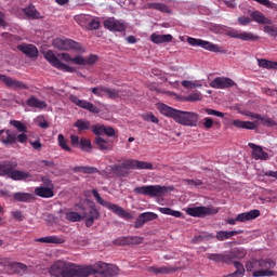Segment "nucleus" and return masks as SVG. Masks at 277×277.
<instances>
[{"instance_id": "nucleus-34", "label": "nucleus", "mask_w": 277, "mask_h": 277, "mask_svg": "<svg viewBox=\"0 0 277 277\" xmlns=\"http://www.w3.org/2000/svg\"><path fill=\"white\" fill-rule=\"evenodd\" d=\"M13 199L16 202H31V200H34V195L29 193H15L13 194Z\"/></svg>"}, {"instance_id": "nucleus-13", "label": "nucleus", "mask_w": 277, "mask_h": 277, "mask_svg": "<svg viewBox=\"0 0 277 277\" xmlns=\"http://www.w3.org/2000/svg\"><path fill=\"white\" fill-rule=\"evenodd\" d=\"M261 215L260 210H250L249 212L240 213L236 216V219H227L226 223L230 226H235L237 222H252V220H256Z\"/></svg>"}, {"instance_id": "nucleus-1", "label": "nucleus", "mask_w": 277, "mask_h": 277, "mask_svg": "<svg viewBox=\"0 0 277 277\" xmlns=\"http://www.w3.org/2000/svg\"><path fill=\"white\" fill-rule=\"evenodd\" d=\"M44 57L51 66L54 68H57V70H63V72H77V68L66 64L63 62H71L72 64H76L77 66H94L96 62H98V56L91 54L87 57L77 55L75 57L70 56V54L64 52L60 53L57 56L53 51H48L44 53Z\"/></svg>"}, {"instance_id": "nucleus-19", "label": "nucleus", "mask_w": 277, "mask_h": 277, "mask_svg": "<svg viewBox=\"0 0 277 277\" xmlns=\"http://www.w3.org/2000/svg\"><path fill=\"white\" fill-rule=\"evenodd\" d=\"M82 215H85V227L90 228L94 225V222H96V220H98V217H101V212H98V210L96 209V207L91 206L89 208V211L85 212L84 209H82Z\"/></svg>"}, {"instance_id": "nucleus-12", "label": "nucleus", "mask_w": 277, "mask_h": 277, "mask_svg": "<svg viewBox=\"0 0 277 277\" xmlns=\"http://www.w3.org/2000/svg\"><path fill=\"white\" fill-rule=\"evenodd\" d=\"M225 34L229 38H236L237 40H243L245 42H256V40H260L259 35H254L248 31L239 32V30L235 28H229Z\"/></svg>"}, {"instance_id": "nucleus-62", "label": "nucleus", "mask_w": 277, "mask_h": 277, "mask_svg": "<svg viewBox=\"0 0 277 277\" xmlns=\"http://www.w3.org/2000/svg\"><path fill=\"white\" fill-rule=\"evenodd\" d=\"M144 224H146V221H145V219H144V214L141 213V214L137 216V219H136V221H135V223H134V228H142V226H144Z\"/></svg>"}, {"instance_id": "nucleus-6", "label": "nucleus", "mask_w": 277, "mask_h": 277, "mask_svg": "<svg viewBox=\"0 0 277 277\" xmlns=\"http://www.w3.org/2000/svg\"><path fill=\"white\" fill-rule=\"evenodd\" d=\"M134 194L137 196H149V198H162L168 194V187L161 185H147L134 188Z\"/></svg>"}, {"instance_id": "nucleus-8", "label": "nucleus", "mask_w": 277, "mask_h": 277, "mask_svg": "<svg viewBox=\"0 0 277 277\" xmlns=\"http://www.w3.org/2000/svg\"><path fill=\"white\" fill-rule=\"evenodd\" d=\"M174 120L177 124H182L183 127H197L199 116L194 111L177 110Z\"/></svg>"}, {"instance_id": "nucleus-43", "label": "nucleus", "mask_w": 277, "mask_h": 277, "mask_svg": "<svg viewBox=\"0 0 277 277\" xmlns=\"http://www.w3.org/2000/svg\"><path fill=\"white\" fill-rule=\"evenodd\" d=\"M106 275L105 277H115L118 276L120 269L118 268V266L114 265V264H106Z\"/></svg>"}, {"instance_id": "nucleus-24", "label": "nucleus", "mask_w": 277, "mask_h": 277, "mask_svg": "<svg viewBox=\"0 0 277 277\" xmlns=\"http://www.w3.org/2000/svg\"><path fill=\"white\" fill-rule=\"evenodd\" d=\"M248 254L246 249L243 248H235L232 251H227V255L229 256L228 263H234L235 260H241L245 259V256Z\"/></svg>"}, {"instance_id": "nucleus-51", "label": "nucleus", "mask_w": 277, "mask_h": 277, "mask_svg": "<svg viewBox=\"0 0 277 277\" xmlns=\"http://www.w3.org/2000/svg\"><path fill=\"white\" fill-rule=\"evenodd\" d=\"M234 267L236 268V273L239 277L246 276V268L243 267V264L238 261H234Z\"/></svg>"}, {"instance_id": "nucleus-56", "label": "nucleus", "mask_w": 277, "mask_h": 277, "mask_svg": "<svg viewBox=\"0 0 277 277\" xmlns=\"http://www.w3.org/2000/svg\"><path fill=\"white\" fill-rule=\"evenodd\" d=\"M214 237L215 236H213V234H208L207 236L198 235V236H195L192 241L194 243H202V241H205V239H213Z\"/></svg>"}, {"instance_id": "nucleus-46", "label": "nucleus", "mask_w": 277, "mask_h": 277, "mask_svg": "<svg viewBox=\"0 0 277 277\" xmlns=\"http://www.w3.org/2000/svg\"><path fill=\"white\" fill-rule=\"evenodd\" d=\"M255 120H261L264 127H276L277 124L276 121H274V119L262 116V115L255 116Z\"/></svg>"}, {"instance_id": "nucleus-25", "label": "nucleus", "mask_w": 277, "mask_h": 277, "mask_svg": "<svg viewBox=\"0 0 277 277\" xmlns=\"http://www.w3.org/2000/svg\"><path fill=\"white\" fill-rule=\"evenodd\" d=\"M17 49L27 57H38V48L34 44H19Z\"/></svg>"}, {"instance_id": "nucleus-18", "label": "nucleus", "mask_w": 277, "mask_h": 277, "mask_svg": "<svg viewBox=\"0 0 277 277\" xmlns=\"http://www.w3.org/2000/svg\"><path fill=\"white\" fill-rule=\"evenodd\" d=\"M187 215L192 217H207V215H213L215 212L212 208L207 207H193L186 209Z\"/></svg>"}, {"instance_id": "nucleus-4", "label": "nucleus", "mask_w": 277, "mask_h": 277, "mask_svg": "<svg viewBox=\"0 0 277 277\" xmlns=\"http://www.w3.org/2000/svg\"><path fill=\"white\" fill-rule=\"evenodd\" d=\"M18 166L16 162H0V176H8L13 181H31V175L27 171L14 170Z\"/></svg>"}, {"instance_id": "nucleus-15", "label": "nucleus", "mask_w": 277, "mask_h": 277, "mask_svg": "<svg viewBox=\"0 0 277 277\" xmlns=\"http://www.w3.org/2000/svg\"><path fill=\"white\" fill-rule=\"evenodd\" d=\"M107 269V263L105 262H97L94 265L91 266H84V277H88L92 274L95 275V277H105Z\"/></svg>"}, {"instance_id": "nucleus-49", "label": "nucleus", "mask_w": 277, "mask_h": 277, "mask_svg": "<svg viewBox=\"0 0 277 277\" xmlns=\"http://www.w3.org/2000/svg\"><path fill=\"white\" fill-rule=\"evenodd\" d=\"M104 96H108V98H118L120 96V91L105 87Z\"/></svg>"}, {"instance_id": "nucleus-52", "label": "nucleus", "mask_w": 277, "mask_h": 277, "mask_svg": "<svg viewBox=\"0 0 277 277\" xmlns=\"http://www.w3.org/2000/svg\"><path fill=\"white\" fill-rule=\"evenodd\" d=\"M150 8H153V10H158V12H164L166 14H170V9L163 3H153L150 4Z\"/></svg>"}, {"instance_id": "nucleus-10", "label": "nucleus", "mask_w": 277, "mask_h": 277, "mask_svg": "<svg viewBox=\"0 0 277 277\" xmlns=\"http://www.w3.org/2000/svg\"><path fill=\"white\" fill-rule=\"evenodd\" d=\"M260 271L253 272V277H265V276H274V273L272 269L276 267V263L272 259H265V260H258Z\"/></svg>"}, {"instance_id": "nucleus-64", "label": "nucleus", "mask_w": 277, "mask_h": 277, "mask_svg": "<svg viewBox=\"0 0 277 277\" xmlns=\"http://www.w3.org/2000/svg\"><path fill=\"white\" fill-rule=\"evenodd\" d=\"M87 25H89V29H98L101 27V22H98V19H89Z\"/></svg>"}, {"instance_id": "nucleus-14", "label": "nucleus", "mask_w": 277, "mask_h": 277, "mask_svg": "<svg viewBox=\"0 0 277 277\" xmlns=\"http://www.w3.org/2000/svg\"><path fill=\"white\" fill-rule=\"evenodd\" d=\"M69 101H71L74 105H77V107H80L81 109H85L91 114H101V109L96 107V105L92 104L87 100H80L79 97H77V95H70Z\"/></svg>"}, {"instance_id": "nucleus-26", "label": "nucleus", "mask_w": 277, "mask_h": 277, "mask_svg": "<svg viewBox=\"0 0 277 277\" xmlns=\"http://www.w3.org/2000/svg\"><path fill=\"white\" fill-rule=\"evenodd\" d=\"M177 269L179 268L174 266H160V267L150 266L148 268V272L150 274H156V276H159L160 274H172Z\"/></svg>"}, {"instance_id": "nucleus-55", "label": "nucleus", "mask_w": 277, "mask_h": 277, "mask_svg": "<svg viewBox=\"0 0 277 277\" xmlns=\"http://www.w3.org/2000/svg\"><path fill=\"white\" fill-rule=\"evenodd\" d=\"M145 122H153L154 124H159V118L155 117L151 113L142 115Z\"/></svg>"}, {"instance_id": "nucleus-38", "label": "nucleus", "mask_w": 277, "mask_h": 277, "mask_svg": "<svg viewBox=\"0 0 277 277\" xmlns=\"http://www.w3.org/2000/svg\"><path fill=\"white\" fill-rule=\"evenodd\" d=\"M258 66H260V68H267L268 70H272L277 68V62L259 58Z\"/></svg>"}, {"instance_id": "nucleus-53", "label": "nucleus", "mask_w": 277, "mask_h": 277, "mask_svg": "<svg viewBox=\"0 0 277 277\" xmlns=\"http://www.w3.org/2000/svg\"><path fill=\"white\" fill-rule=\"evenodd\" d=\"M185 101L189 103H196L198 101H202V94L200 92H195L185 97Z\"/></svg>"}, {"instance_id": "nucleus-5", "label": "nucleus", "mask_w": 277, "mask_h": 277, "mask_svg": "<svg viewBox=\"0 0 277 277\" xmlns=\"http://www.w3.org/2000/svg\"><path fill=\"white\" fill-rule=\"evenodd\" d=\"M92 194L96 202H98V205H101L102 207H105L106 209L115 213V215L122 217V220H128V221L133 220V214L124 210V208L103 199V197H101V194H98V190L93 189Z\"/></svg>"}, {"instance_id": "nucleus-59", "label": "nucleus", "mask_w": 277, "mask_h": 277, "mask_svg": "<svg viewBox=\"0 0 277 277\" xmlns=\"http://www.w3.org/2000/svg\"><path fill=\"white\" fill-rule=\"evenodd\" d=\"M143 217L146 223V222H153L154 220H157L159 215H157V213L155 212H143Z\"/></svg>"}, {"instance_id": "nucleus-60", "label": "nucleus", "mask_w": 277, "mask_h": 277, "mask_svg": "<svg viewBox=\"0 0 277 277\" xmlns=\"http://www.w3.org/2000/svg\"><path fill=\"white\" fill-rule=\"evenodd\" d=\"M264 31L268 36H272L273 38H277V28L276 26H264Z\"/></svg>"}, {"instance_id": "nucleus-33", "label": "nucleus", "mask_w": 277, "mask_h": 277, "mask_svg": "<svg viewBox=\"0 0 277 277\" xmlns=\"http://www.w3.org/2000/svg\"><path fill=\"white\" fill-rule=\"evenodd\" d=\"M95 144L102 153H109L111 150V145L101 136L95 137Z\"/></svg>"}, {"instance_id": "nucleus-48", "label": "nucleus", "mask_w": 277, "mask_h": 277, "mask_svg": "<svg viewBox=\"0 0 277 277\" xmlns=\"http://www.w3.org/2000/svg\"><path fill=\"white\" fill-rule=\"evenodd\" d=\"M246 269L247 272H261L259 266V260L249 261L246 263Z\"/></svg>"}, {"instance_id": "nucleus-31", "label": "nucleus", "mask_w": 277, "mask_h": 277, "mask_svg": "<svg viewBox=\"0 0 277 277\" xmlns=\"http://www.w3.org/2000/svg\"><path fill=\"white\" fill-rule=\"evenodd\" d=\"M251 18L255 23H259V25H272V19L265 17L264 14L259 12V11L252 12L251 13Z\"/></svg>"}, {"instance_id": "nucleus-54", "label": "nucleus", "mask_w": 277, "mask_h": 277, "mask_svg": "<svg viewBox=\"0 0 277 277\" xmlns=\"http://www.w3.org/2000/svg\"><path fill=\"white\" fill-rule=\"evenodd\" d=\"M90 91L92 92V94H95V96H100L101 98H103V96H105V85H98L95 88H91Z\"/></svg>"}, {"instance_id": "nucleus-28", "label": "nucleus", "mask_w": 277, "mask_h": 277, "mask_svg": "<svg viewBox=\"0 0 277 277\" xmlns=\"http://www.w3.org/2000/svg\"><path fill=\"white\" fill-rule=\"evenodd\" d=\"M243 230H232V232H226V230H219L216 232V239L219 241H226V239H230V237H235V235H241Z\"/></svg>"}, {"instance_id": "nucleus-40", "label": "nucleus", "mask_w": 277, "mask_h": 277, "mask_svg": "<svg viewBox=\"0 0 277 277\" xmlns=\"http://www.w3.org/2000/svg\"><path fill=\"white\" fill-rule=\"evenodd\" d=\"M10 124L14 127V129H16L21 134L26 135V133H28L27 126H25V123H23L22 121L11 120Z\"/></svg>"}, {"instance_id": "nucleus-50", "label": "nucleus", "mask_w": 277, "mask_h": 277, "mask_svg": "<svg viewBox=\"0 0 277 277\" xmlns=\"http://www.w3.org/2000/svg\"><path fill=\"white\" fill-rule=\"evenodd\" d=\"M81 150H85L87 153H90L92 150V142L88 138H80V144H79Z\"/></svg>"}, {"instance_id": "nucleus-42", "label": "nucleus", "mask_w": 277, "mask_h": 277, "mask_svg": "<svg viewBox=\"0 0 277 277\" xmlns=\"http://www.w3.org/2000/svg\"><path fill=\"white\" fill-rule=\"evenodd\" d=\"M57 142H58V146L65 150L66 153H70L72 149L70 148V146H68V140H66V137H64V134H58L57 136Z\"/></svg>"}, {"instance_id": "nucleus-7", "label": "nucleus", "mask_w": 277, "mask_h": 277, "mask_svg": "<svg viewBox=\"0 0 277 277\" xmlns=\"http://www.w3.org/2000/svg\"><path fill=\"white\" fill-rule=\"evenodd\" d=\"M0 142L5 146H9L10 144H16V142L19 144H26L27 134H16V132L11 130H0Z\"/></svg>"}, {"instance_id": "nucleus-36", "label": "nucleus", "mask_w": 277, "mask_h": 277, "mask_svg": "<svg viewBox=\"0 0 277 277\" xmlns=\"http://www.w3.org/2000/svg\"><path fill=\"white\" fill-rule=\"evenodd\" d=\"M65 217L66 220H68V222H81V220H85V214L75 212V211H69V212H66Z\"/></svg>"}, {"instance_id": "nucleus-30", "label": "nucleus", "mask_w": 277, "mask_h": 277, "mask_svg": "<svg viewBox=\"0 0 277 277\" xmlns=\"http://www.w3.org/2000/svg\"><path fill=\"white\" fill-rule=\"evenodd\" d=\"M36 196H39L40 198H53V188H50L48 186H39L35 188Z\"/></svg>"}, {"instance_id": "nucleus-58", "label": "nucleus", "mask_w": 277, "mask_h": 277, "mask_svg": "<svg viewBox=\"0 0 277 277\" xmlns=\"http://www.w3.org/2000/svg\"><path fill=\"white\" fill-rule=\"evenodd\" d=\"M206 114H208V116H216V118H224L225 114L220 111V110H215L213 108H206L205 109Z\"/></svg>"}, {"instance_id": "nucleus-61", "label": "nucleus", "mask_w": 277, "mask_h": 277, "mask_svg": "<svg viewBox=\"0 0 277 277\" xmlns=\"http://www.w3.org/2000/svg\"><path fill=\"white\" fill-rule=\"evenodd\" d=\"M78 170L84 172V174H95V172H98V169L94 167H78Z\"/></svg>"}, {"instance_id": "nucleus-16", "label": "nucleus", "mask_w": 277, "mask_h": 277, "mask_svg": "<svg viewBox=\"0 0 277 277\" xmlns=\"http://www.w3.org/2000/svg\"><path fill=\"white\" fill-rule=\"evenodd\" d=\"M104 27L109 31H127V23L124 21L116 19L115 17H108L104 21Z\"/></svg>"}, {"instance_id": "nucleus-32", "label": "nucleus", "mask_w": 277, "mask_h": 277, "mask_svg": "<svg viewBox=\"0 0 277 277\" xmlns=\"http://www.w3.org/2000/svg\"><path fill=\"white\" fill-rule=\"evenodd\" d=\"M150 40L154 44H163V42H172V35H158L154 32L150 36Z\"/></svg>"}, {"instance_id": "nucleus-39", "label": "nucleus", "mask_w": 277, "mask_h": 277, "mask_svg": "<svg viewBox=\"0 0 277 277\" xmlns=\"http://www.w3.org/2000/svg\"><path fill=\"white\" fill-rule=\"evenodd\" d=\"M74 127L78 129V131H90V121L85 119H78L75 123Z\"/></svg>"}, {"instance_id": "nucleus-22", "label": "nucleus", "mask_w": 277, "mask_h": 277, "mask_svg": "<svg viewBox=\"0 0 277 277\" xmlns=\"http://www.w3.org/2000/svg\"><path fill=\"white\" fill-rule=\"evenodd\" d=\"M26 105L28 107H31V109H39V111H42V109H47V102L41 101L40 98L31 95L27 101Z\"/></svg>"}, {"instance_id": "nucleus-9", "label": "nucleus", "mask_w": 277, "mask_h": 277, "mask_svg": "<svg viewBox=\"0 0 277 277\" xmlns=\"http://www.w3.org/2000/svg\"><path fill=\"white\" fill-rule=\"evenodd\" d=\"M187 42L190 47H201L206 51H210L211 53H224V48L219 44L212 43L211 41H205L202 39H196L193 37H187Z\"/></svg>"}, {"instance_id": "nucleus-2", "label": "nucleus", "mask_w": 277, "mask_h": 277, "mask_svg": "<svg viewBox=\"0 0 277 277\" xmlns=\"http://www.w3.org/2000/svg\"><path fill=\"white\" fill-rule=\"evenodd\" d=\"M54 277H85V267L77 266L74 263L57 261L50 268Z\"/></svg>"}, {"instance_id": "nucleus-3", "label": "nucleus", "mask_w": 277, "mask_h": 277, "mask_svg": "<svg viewBox=\"0 0 277 277\" xmlns=\"http://www.w3.org/2000/svg\"><path fill=\"white\" fill-rule=\"evenodd\" d=\"M129 170H155V167L150 162L127 159L121 164H113L110 172L115 176H129Z\"/></svg>"}, {"instance_id": "nucleus-29", "label": "nucleus", "mask_w": 277, "mask_h": 277, "mask_svg": "<svg viewBox=\"0 0 277 277\" xmlns=\"http://www.w3.org/2000/svg\"><path fill=\"white\" fill-rule=\"evenodd\" d=\"M209 261H214V263H226L229 264V256L227 255V252L225 253H209L208 254Z\"/></svg>"}, {"instance_id": "nucleus-21", "label": "nucleus", "mask_w": 277, "mask_h": 277, "mask_svg": "<svg viewBox=\"0 0 277 277\" xmlns=\"http://www.w3.org/2000/svg\"><path fill=\"white\" fill-rule=\"evenodd\" d=\"M249 148L252 149V157L255 159V161H267L269 159V154L267 151L263 150V147L254 144V143H249Z\"/></svg>"}, {"instance_id": "nucleus-35", "label": "nucleus", "mask_w": 277, "mask_h": 277, "mask_svg": "<svg viewBox=\"0 0 277 277\" xmlns=\"http://www.w3.org/2000/svg\"><path fill=\"white\" fill-rule=\"evenodd\" d=\"M37 241H39V243H64L66 240L58 236H45L38 238Z\"/></svg>"}, {"instance_id": "nucleus-45", "label": "nucleus", "mask_w": 277, "mask_h": 277, "mask_svg": "<svg viewBox=\"0 0 277 277\" xmlns=\"http://www.w3.org/2000/svg\"><path fill=\"white\" fill-rule=\"evenodd\" d=\"M182 85H183V88L194 90V88H202V81H200V80H195V81L184 80V81H182Z\"/></svg>"}, {"instance_id": "nucleus-37", "label": "nucleus", "mask_w": 277, "mask_h": 277, "mask_svg": "<svg viewBox=\"0 0 277 277\" xmlns=\"http://www.w3.org/2000/svg\"><path fill=\"white\" fill-rule=\"evenodd\" d=\"M25 16H28V18H42V15H40V12L36 10V6L28 5L26 9H24Z\"/></svg>"}, {"instance_id": "nucleus-20", "label": "nucleus", "mask_w": 277, "mask_h": 277, "mask_svg": "<svg viewBox=\"0 0 277 277\" xmlns=\"http://www.w3.org/2000/svg\"><path fill=\"white\" fill-rule=\"evenodd\" d=\"M233 85H235V81L224 77H217L210 82V88H214L215 90H226V88H233Z\"/></svg>"}, {"instance_id": "nucleus-17", "label": "nucleus", "mask_w": 277, "mask_h": 277, "mask_svg": "<svg viewBox=\"0 0 277 277\" xmlns=\"http://www.w3.org/2000/svg\"><path fill=\"white\" fill-rule=\"evenodd\" d=\"M0 81L12 90H29V85L3 74H0Z\"/></svg>"}, {"instance_id": "nucleus-11", "label": "nucleus", "mask_w": 277, "mask_h": 277, "mask_svg": "<svg viewBox=\"0 0 277 277\" xmlns=\"http://www.w3.org/2000/svg\"><path fill=\"white\" fill-rule=\"evenodd\" d=\"M53 47L60 51H81V44L71 39L56 38L53 40Z\"/></svg>"}, {"instance_id": "nucleus-57", "label": "nucleus", "mask_w": 277, "mask_h": 277, "mask_svg": "<svg viewBox=\"0 0 277 277\" xmlns=\"http://www.w3.org/2000/svg\"><path fill=\"white\" fill-rule=\"evenodd\" d=\"M91 131L94 133V135H103L105 133V126L97 123L91 127Z\"/></svg>"}, {"instance_id": "nucleus-23", "label": "nucleus", "mask_w": 277, "mask_h": 277, "mask_svg": "<svg viewBox=\"0 0 277 277\" xmlns=\"http://www.w3.org/2000/svg\"><path fill=\"white\" fill-rule=\"evenodd\" d=\"M234 127L237 129H248L249 131H254V129H259V121H242L239 119H236L232 122Z\"/></svg>"}, {"instance_id": "nucleus-41", "label": "nucleus", "mask_w": 277, "mask_h": 277, "mask_svg": "<svg viewBox=\"0 0 277 277\" xmlns=\"http://www.w3.org/2000/svg\"><path fill=\"white\" fill-rule=\"evenodd\" d=\"M11 269H12L13 274H23V273L27 272V265H25L23 263H18V262H13L11 264Z\"/></svg>"}, {"instance_id": "nucleus-47", "label": "nucleus", "mask_w": 277, "mask_h": 277, "mask_svg": "<svg viewBox=\"0 0 277 277\" xmlns=\"http://www.w3.org/2000/svg\"><path fill=\"white\" fill-rule=\"evenodd\" d=\"M158 211L163 215H172V217H181V211L172 210L171 208H158Z\"/></svg>"}, {"instance_id": "nucleus-63", "label": "nucleus", "mask_w": 277, "mask_h": 277, "mask_svg": "<svg viewBox=\"0 0 277 277\" xmlns=\"http://www.w3.org/2000/svg\"><path fill=\"white\" fill-rule=\"evenodd\" d=\"M183 183L190 185V187H200L202 185L200 180H184Z\"/></svg>"}, {"instance_id": "nucleus-44", "label": "nucleus", "mask_w": 277, "mask_h": 277, "mask_svg": "<svg viewBox=\"0 0 277 277\" xmlns=\"http://www.w3.org/2000/svg\"><path fill=\"white\" fill-rule=\"evenodd\" d=\"M74 21H76V23L80 25V27H85V25L90 23V15L79 14L74 17Z\"/></svg>"}, {"instance_id": "nucleus-27", "label": "nucleus", "mask_w": 277, "mask_h": 277, "mask_svg": "<svg viewBox=\"0 0 277 277\" xmlns=\"http://www.w3.org/2000/svg\"><path fill=\"white\" fill-rule=\"evenodd\" d=\"M158 109L162 116H167V118H173V120H175L176 114L179 111V109H174L166 104H160Z\"/></svg>"}]
</instances>
